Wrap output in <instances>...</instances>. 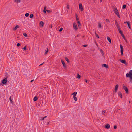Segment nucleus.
I'll return each mask as SVG.
<instances>
[{
  "label": "nucleus",
  "instance_id": "37",
  "mask_svg": "<svg viewBox=\"0 0 132 132\" xmlns=\"http://www.w3.org/2000/svg\"><path fill=\"white\" fill-rule=\"evenodd\" d=\"M105 20L108 23H109L110 22V21H109V20L108 19H106Z\"/></svg>",
  "mask_w": 132,
  "mask_h": 132
},
{
  "label": "nucleus",
  "instance_id": "47",
  "mask_svg": "<svg viewBox=\"0 0 132 132\" xmlns=\"http://www.w3.org/2000/svg\"><path fill=\"white\" fill-rule=\"evenodd\" d=\"M121 35L123 37H124V35L123 34V33H122L121 34Z\"/></svg>",
  "mask_w": 132,
  "mask_h": 132
},
{
  "label": "nucleus",
  "instance_id": "56",
  "mask_svg": "<svg viewBox=\"0 0 132 132\" xmlns=\"http://www.w3.org/2000/svg\"><path fill=\"white\" fill-rule=\"evenodd\" d=\"M46 117H47V116H45L44 117V118H46Z\"/></svg>",
  "mask_w": 132,
  "mask_h": 132
},
{
  "label": "nucleus",
  "instance_id": "53",
  "mask_svg": "<svg viewBox=\"0 0 132 132\" xmlns=\"http://www.w3.org/2000/svg\"><path fill=\"white\" fill-rule=\"evenodd\" d=\"M78 26L79 27V26H81V23H80V24H78Z\"/></svg>",
  "mask_w": 132,
  "mask_h": 132
},
{
  "label": "nucleus",
  "instance_id": "51",
  "mask_svg": "<svg viewBox=\"0 0 132 132\" xmlns=\"http://www.w3.org/2000/svg\"><path fill=\"white\" fill-rule=\"evenodd\" d=\"M83 46L84 47H86L87 46V45H83Z\"/></svg>",
  "mask_w": 132,
  "mask_h": 132
},
{
  "label": "nucleus",
  "instance_id": "3",
  "mask_svg": "<svg viewBox=\"0 0 132 132\" xmlns=\"http://www.w3.org/2000/svg\"><path fill=\"white\" fill-rule=\"evenodd\" d=\"M123 89L126 92V93H128L129 92V90L126 87V86L124 85L123 84Z\"/></svg>",
  "mask_w": 132,
  "mask_h": 132
},
{
  "label": "nucleus",
  "instance_id": "25",
  "mask_svg": "<svg viewBox=\"0 0 132 132\" xmlns=\"http://www.w3.org/2000/svg\"><path fill=\"white\" fill-rule=\"evenodd\" d=\"M73 98H74V100L75 101H77V98L76 97V96H73Z\"/></svg>",
  "mask_w": 132,
  "mask_h": 132
},
{
  "label": "nucleus",
  "instance_id": "61",
  "mask_svg": "<svg viewBox=\"0 0 132 132\" xmlns=\"http://www.w3.org/2000/svg\"><path fill=\"white\" fill-rule=\"evenodd\" d=\"M102 0H100V1L101 2H102Z\"/></svg>",
  "mask_w": 132,
  "mask_h": 132
},
{
  "label": "nucleus",
  "instance_id": "64",
  "mask_svg": "<svg viewBox=\"0 0 132 132\" xmlns=\"http://www.w3.org/2000/svg\"><path fill=\"white\" fill-rule=\"evenodd\" d=\"M8 77V76H7L6 77V78H7Z\"/></svg>",
  "mask_w": 132,
  "mask_h": 132
},
{
  "label": "nucleus",
  "instance_id": "8",
  "mask_svg": "<svg viewBox=\"0 0 132 132\" xmlns=\"http://www.w3.org/2000/svg\"><path fill=\"white\" fill-rule=\"evenodd\" d=\"M61 61L64 67L65 68H66V65L64 61L62 60H61Z\"/></svg>",
  "mask_w": 132,
  "mask_h": 132
},
{
  "label": "nucleus",
  "instance_id": "14",
  "mask_svg": "<svg viewBox=\"0 0 132 132\" xmlns=\"http://www.w3.org/2000/svg\"><path fill=\"white\" fill-rule=\"evenodd\" d=\"M118 95H119L120 97L121 98H122V94L120 92H118Z\"/></svg>",
  "mask_w": 132,
  "mask_h": 132
},
{
  "label": "nucleus",
  "instance_id": "6",
  "mask_svg": "<svg viewBox=\"0 0 132 132\" xmlns=\"http://www.w3.org/2000/svg\"><path fill=\"white\" fill-rule=\"evenodd\" d=\"M118 86H119L118 84H117L116 85L115 87V89L114 90V93H116L117 92V91L118 89Z\"/></svg>",
  "mask_w": 132,
  "mask_h": 132
},
{
  "label": "nucleus",
  "instance_id": "35",
  "mask_svg": "<svg viewBox=\"0 0 132 132\" xmlns=\"http://www.w3.org/2000/svg\"><path fill=\"white\" fill-rule=\"evenodd\" d=\"M23 35L25 37H27V34L26 33H23Z\"/></svg>",
  "mask_w": 132,
  "mask_h": 132
},
{
  "label": "nucleus",
  "instance_id": "12",
  "mask_svg": "<svg viewBox=\"0 0 132 132\" xmlns=\"http://www.w3.org/2000/svg\"><path fill=\"white\" fill-rule=\"evenodd\" d=\"M19 26L18 25H17L14 28L13 30L14 31H15L16 30L17 28H19Z\"/></svg>",
  "mask_w": 132,
  "mask_h": 132
},
{
  "label": "nucleus",
  "instance_id": "24",
  "mask_svg": "<svg viewBox=\"0 0 132 132\" xmlns=\"http://www.w3.org/2000/svg\"><path fill=\"white\" fill-rule=\"evenodd\" d=\"M77 94V92H74L73 93H72V95H73V96H76Z\"/></svg>",
  "mask_w": 132,
  "mask_h": 132
},
{
  "label": "nucleus",
  "instance_id": "48",
  "mask_svg": "<svg viewBox=\"0 0 132 132\" xmlns=\"http://www.w3.org/2000/svg\"><path fill=\"white\" fill-rule=\"evenodd\" d=\"M76 20L77 22L79 21V18H77V19H76Z\"/></svg>",
  "mask_w": 132,
  "mask_h": 132
},
{
  "label": "nucleus",
  "instance_id": "32",
  "mask_svg": "<svg viewBox=\"0 0 132 132\" xmlns=\"http://www.w3.org/2000/svg\"><path fill=\"white\" fill-rule=\"evenodd\" d=\"M29 14L28 13H26L25 14V16L26 17H28V16H29Z\"/></svg>",
  "mask_w": 132,
  "mask_h": 132
},
{
  "label": "nucleus",
  "instance_id": "59",
  "mask_svg": "<svg viewBox=\"0 0 132 132\" xmlns=\"http://www.w3.org/2000/svg\"><path fill=\"white\" fill-rule=\"evenodd\" d=\"M52 28V26L51 25V26H50Z\"/></svg>",
  "mask_w": 132,
  "mask_h": 132
},
{
  "label": "nucleus",
  "instance_id": "39",
  "mask_svg": "<svg viewBox=\"0 0 132 132\" xmlns=\"http://www.w3.org/2000/svg\"><path fill=\"white\" fill-rule=\"evenodd\" d=\"M26 48H27L26 46H25L23 48V50H26Z\"/></svg>",
  "mask_w": 132,
  "mask_h": 132
},
{
  "label": "nucleus",
  "instance_id": "1",
  "mask_svg": "<svg viewBox=\"0 0 132 132\" xmlns=\"http://www.w3.org/2000/svg\"><path fill=\"white\" fill-rule=\"evenodd\" d=\"M126 76V77L130 78V81L132 83V70H131L129 73H127Z\"/></svg>",
  "mask_w": 132,
  "mask_h": 132
},
{
  "label": "nucleus",
  "instance_id": "26",
  "mask_svg": "<svg viewBox=\"0 0 132 132\" xmlns=\"http://www.w3.org/2000/svg\"><path fill=\"white\" fill-rule=\"evenodd\" d=\"M65 59L66 61L67 62L69 63V60L67 57H65Z\"/></svg>",
  "mask_w": 132,
  "mask_h": 132
},
{
  "label": "nucleus",
  "instance_id": "27",
  "mask_svg": "<svg viewBox=\"0 0 132 132\" xmlns=\"http://www.w3.org/2000/svg\"><path fill=\"white\" fill-rule=\"evenodd\" d=\"M49 49L48 48H47L46 51H45V54H46L48 52Z\"/></svg>",
  "mask_w": 132,
  "mask_h": 132
},
{
  "label": "nucleus",
  "instance_id": "21",
  "mask_svg": "<svg viewBox=\"0 0 132 132\" xmlns=\"http://www.w3.org/2000/svg\"><path fill=\"white\" fill-rule=\"evenodd\" d=\"M77 77L78 79H80L81 77V76L79 74H77Z\"/></svg>",
  "mask_w": 132,
  "mask_h": 132
},
{
  "label": "nucleus",
  "instance_id": "10",
  "mask_svg": "<svg viewBox=\"0 0 132 132\" xmlns=\"http://www.w3.org/2000/svg\"><path fill=\"white\" fill-rule=\"evenodd\" d=\"M115 24H116V26L117 28H118V29H119V28H120L119 26V24H118V23L117 22V21H116V20L115 21Z\"/></svg>",
  "mask_w": 132,
  "mask_h": 132
},
{
  "label": "nucleus",
  "instance_id": "62",
  "mask_svg": "<svg viewBox=\"0 0 132 132\" xmlns=\"http://www.w3.org/2000/svg\"><path fill=\"white\" fill-rule=\"evenodd\" d=\"M129 103H130V101H129Z\"/></svg>",
  "mask_w": 132,
  "mask_h": 132
},
{
  "label": "nucleus",
  "instance_id": "20",
  "mask_svg": "<svg viewBox=\"0 0 132 132\" xmlns=\"http://www.w3.org/2000/svg\"><path fill=\"white\" fill-rule=\"evenodd\" d=\"M107 39L110 43H111V39L109 37H108L107 38Z\"/></svg>",
  "mask_w": 132,
  "mask_h": 132
},
{
  "label": "nucleus",
  "instance_id": "45",
  "mask_svg": "<svg viewBox=\"0 0 132 132\" xmlns=\"http://www.w3.org/2000/svg\"><path fill=\"white\" fill-rule=\"evenodd\" d=\"M46 10H43V12L44 13V14H45L46 13Z\"/></svg>",
  "mask_w": 132,
  "mask_h": 132
},
{
  "label": "nucleus",
  "instance_id": "19",
  "mask_svg": "<svg viewBox=\"0 0 132 132\" xmlns=\"http://www.w3.org/2000/svg\"><path fill=\"white\" fill-rule=\"evenodd\" d=\"M38 99V97L37 96H35L33 99V100L34 101H36Z\"/></svg>",
  "mask_w": 132,
  "mask_h": 132
},
{
  "label": "nucleus",
  "instance_id": "5",
  "mask_svg": "<svg viewBox=\"0 0 132 132\" xmlns=\"http://www.w3.org/2000/svg\"><path fill=\"white\" fill-rule=\"evenodd\" d=\"M79 9L81 10V11H82L83 10V8L82 6V4L81 3H80L79 4Z\"/></svg>",
  "mask_w": 132,
  "mask_h": 132
},
{
  "label": "nucleus",
  "instance_id": "22",
  "mask_svg": "<svg viewBox=\"0 0 132 132\" xmlns=\"http://www.w3.org/2000/svg\"><path fill=\"white\" fill-rule=\"evenodd\" d=\"M15 2H16L17 3H20V0H14Z\"/></svg>",
  "mask_w": 132,
  "mask_h": 132
},
{
  "label": "nucleus",
  "instance_id": "31",
  "mask_svg": "<svg viewBox=\"0 0 132 132\" xmlns=\"http://www.w3.org/2000/svg\"><path fill=\"white\" fill-rule=\"evenodd\" d=\"M46 10L47 12L48 13H50L51 12V11H50V10Z\"/></svg>",
  "mask_w": 132,
  "mask_h": 132
},
{
  "label": "nucleus",
  "instance_id": "57",
  "mask_svg": "<svg viewBox=\"0 0 132 132\" xmlns=\"http://www.w3.org/2000/svg\"><path fill=\"white\" fill-rule=\"evenodd\" d=\"M33 81H34V80H31V82H32Z\"/></svg>",
  "mask_w": 132,
  "mask_h": 132
},
{
  "label": "nucleus",
  "instance_id": "29",
  "mask_svg": "<svg viewBox=\"0 0 132 132\" xmlns=\"http://www.w3.org/2000/svg\"><path fill=\"white\" fill-rule=\"evenodd\" d=\"M9 100H10V102H11V103H13V101L12 100L11 97H10V98H9Z\"/></svg>",
  "mask_w": 132,
  "mask_h": 132
},
{
  "label": "nucleus",
  "instance_id": "33",
  "mask_svg": "<svg viewBox=\"0 0 132 132\" xmlns=\"http://www.w3.org/2000/svg\"><path fill=\"white\" fill-rule=\"evenodd\" d=\"M33 15L32 14H31L30 15V18H33Z\"/></svg>",
  "mask_w": 132,
  "mask_h": 132
},
{
  "label": "nucleus",
  "instance_id": "17",
  "mask_svg": "<svg viewBox=\"0 0 132 132\" xmlns=\"http://www.w3.org/2000/svg\"><path fill=\"white\" fill-rule=\"evenodd\" d=\"M120 49H121V51H123V47L121 45H120Z\"/></svg>",
  "mask_w": 132,
  "mask_h": 132
},
{
  "label": "nucleus",
  "instance_id": "13",
  "mask_svg": "<svg viewBox=\"0 0 132 132\" xmlns=\"http://www.w3.org/2000/svg\"><path fill=\"white\" fill-rule=\"evenodd\" d=\"M100 51L101 52V54L104 57V54L103 52V50L102 49H100Z\"/></svg>",
  "mask_w": 132,
  "mask_h": 132
},
{
  "label": "nucleus",
  "instance_id": "52",
  "mask_svg": "<svg viewBox=\"0 0 132 132\" xmlns=\"http://www.w3.org/2000/svg\"><path fill=\"white\" fill-rule=\"evenodd\" d=\"M127 22V21H126V22H125L124 23H128V22Z\"/></svg>",
  "mask_w": 132,
  "mask_h": 132
},
{
  "label": "nucleus",
  "instance_id": "44",
  "mask_svg": "<svg viewBox=\"0 0 132 132\" xmlns=\"http://www.w3.org/2000/svg\"><path fill=\"white\" fill-rule=\"evenodd\" d=\"M46 6H45L44 7V10H46Z\"/></svg>",
  "mask_w": 132,
  "mask_h": 132
},
{
  "label": "nucleus",
  "instance_id": "2",
  "mask_svg": "<svg viewBox=\"0 0 132 132\" xmlns=\"http://www.w3.org/2000/svg\"><path fill=\"white\" fill-rule=\"evenodd\" d=\"M113 10L115 14H116L119 18L120 17V15L117 8L114 7L113 8Z\"/></svg>",
  "mask_w": 132,
  "mask_h": 132
},
{
  "label": "nucleus",
  "instance_id": "43",
  "mask_svg": "<svg viewBox=\"0 0 132 132\" xmlns=\"http://www.w3.org/2000/svg\"><path fill=\"white\" fill-rule=\"evenodd\" d=\"M76 19H77V18H79L78 16L76 14Z\"/></svg>",
  "mask_w": 132,
  "mask_h": 132
},
{
  "label": "nucleus",
  "instance_id": "49",
  "mask_svg": "<svg viewBox=\"0 0 132 132\" xmlns=\"http://www.w3.org/2000/svg\"><path fill=\"white\" fill-rule=\"evenodd\" d=\"M67 8L68 9H69V5L68 4L67 5Z\"/></svg>",
  "mask_w": 132,
  "mask_h": 132
},
{
  "label": "nucleus",
  "instance_id": "4",
  "mask_svg": "<svg viewBox=\"0 0 132 132\" xmlns=\"http://www.w3.org/2000/svg\"><path fill=\"white\" fill-rule=\"evenodd\" d=\"M73 27L75 30L76 31L78 29L77 26L76 24L75 23L73 24Z\"/></svg>",
  "mask_w": 132,
  "mask_h": 132
},
{
  "label": "nucleus",
  "instance_id": "41",
  "mask_svg": "<svg viewBox=\"0 0 132 132\" xmlns=\"http://www.w3.org/2000/svg\"><path fill=\"white\" fill-rule=\"evenodd\" d=\"M121 55L122 56L123 54V51H121Z\"/></svg>",
  "mask_w": 132,
  "mask_h": 132
},
{
  "label": "nucleus",
  "instance_id": "55",
  "mask_svg": "<svg viewBox=\"0 0 132 132\" xmlns=\"http://www.w3.org/2000/svg\"><path fill=\"white\" fill-rule=\"evenodd\" d=\"M44 63V62H43V63H42V64H41L40 65H39V66H41V65H42Z\"/></svg>",
  "mask_w": 132,
  "mask_h": 132
},
{
  "label": "nucleus",
  "instance_id": "63",
  "mask_svg": "<svg viewBox=\"0 0 132 132\" xmlns=\"http://www.w3.org/2000/svg\"><path fill=\"white\" fill-rule=\"evenodd\" d=\"M17 38H19V37H17Z\"/></svg>",
  "mask_w": 132,
  "mask_h": 132
},
{
  "label": "nucleus",
  "instance_id": "40",
  "mask_svg": "<svg viewBox=\"0 0 132 132\" xmlns=\"http://www.w3.org/2000/svg\"><path fill=\"white\" fill-rule=\"evenodd\" d=\"M44 117H42L40 118V120H43L44 119Z\"/></svg>",
  "mask_w": 132,
  "mask_h": 132
},
{
  "label": "nucleus",
  "instance_id": "60",
  "mask_svg": "<svg viewBox=\"0 0 132 132\" xmlns=\"http://www.w3.org/2000/svg\"><path fill=\"white\" fill-rule=\"evenodd\" d=\"M49 124V122H48L47 123V125H48Z\"/></svg>",
  "mask_w": 132,
  "mask_h": 132
},
{
  "label": "nucleus",
  "instance_id": "15",
  "mask_svg": "<svg viewBox=\"0 0 132 132\" xmlns=\"http://www.w3.org/2000/svg\"><path fill=\"white\" fill-rule=\"evenodd\" d=\"M127 24V25H128V28L130 29H131V27H130V23L129 22H128V23Z\"/></svg>",
  "mask_w": 132,
  "mask_h": 132
},
{
  "label": "nucleus",
  "instance_id": "23",
  "mask_svg": "<svg viewBox=\"0 0 132 132\" xmlns=\"http://www.w3.org/2000/svg\"><path fill=\"white\" fill-rule=\"evenodd\" d=\"M103 66L105 67L106 68H108V65L105 64H103Z\"/></svg>",
  "mask_w": 132,
  "mask_h": 132
},
{
  "label": "nucleus",
  "instance_id": "9",
  "mask_svg": "<svg viewBox=\"0 0 132 132\" xmlns=\"http://www.w3.org/2000/svg\"><path fill=\"white\" fill-rule=\"evenodd\" d=\"M120 61L122 63L124 64L125 65H127V62L125 60H122Z\"/></svg>",
  "mask_w": 132,
  "mask_h": 132
},
{
  "label": "nucleus",
  "instance_id": "50",
  "mask_svg": "<svg viewBox=\"0 0 132 132\" xmlns=\"http://www.w3.org/2000/svg\"><path fill=\"white\" fill-rule=\"evenodd\" d=\"M84 80H85V81L86 82H87L88 80L87 79H85Z\"/></svg>",
  "mask_w": 132,
  "mask_h": 132
},
{
  "label": "nucleus",
  "instance_id": "54",
  "mask_svg": "<svg viewBox=\"0 0 132 132\" xmlns=\"http://www.w3.org/2000/svg\"><path fill=\"white\" fill-rule=\"evenodd\" d=\"M77 22L78 23V24H80V21H78V22Z\"/></svg>",
  "mask_w": 132,
  "mask_h": 132
},
{
  "label": "nucleus",
  "instance_id": "36",
  "mask_svg": "<svg viewBox=\"0 0 132 132\" xmlns=\"http://www.w3.org/2000/svg\"><path fill=\"white\" fill-rule=\"evenodd\" d=\"M21 45V44L19 43H18L17 44V47L20 46Z\"/></svg>",
  "mask_w": 132,
  "mask_h": 132
},
{
  "label": "nucleus",
  "instance_id": "30",
  "mask_svg": "<svg viewBox=\"0 0 132 132\" xmlns=\"http://www.w3.org/2000/svg\"><path fill=\"white\" fill-rule=\"evenodd\" d=\"M126 7V5H123V7H122V8L123 9H125Z\"/></svg>",
  "mask_w": 132,
  "mask_h": 132
},
{
  "label": "nucleus",
  "instance_id": "46",
  "mask_svg": "<svg viewBox=\"0 0 132 132\" xmlns=\"http://www.w3.org/2000/svg\"><path fill=\"white\" fill-rule=\"evenodd\" d=\"M105 110H103L102 111V114H104V113H105Z\"/></svg>",
  "mask_w": 132,
  "mask_h": 132
},
{
  "label": "nucleus",
  "instance_id": "7",
  "mask_svg": "<svg viewBox=\"0 0 132 132\" xmlns=\"http://www.w3.org/2000/svg\"><path fill=\"white\" fill-rule=\"evenodd\" d=\"M7 81V78H5L2 80V82L3 84H5L6 83Z\"/></svg>",
  "mask_w": 132,
  "mask_h": 132
},
{
  "label": "nucleus",
  "instance_id": "11",
  "mask_svg": "<svg viewBox=\"0 0 132 132\" xmlns=\"http://www.w3.org/2000/svg\"><path fill=\"white\" fill-rule=\"evenodd\" d=\"M110 127V125L108 124H106L105 126V128L107 129H109Z\"/></svg>",
  "mask_w": 132,
  "mask_h": 132
},
{
  "label": "nucleus",
  "instance_id": "28",
  "mask_svg": "<svg viewBox=\"0 0 132 132\" xmlns=\"http://www.w3.org/2000/svg\"><path fill=\"white\" fill-rule=\"evenodd\" d=\"M99 28H101L102 27L100 23H98Z\"/></svg>",
  "mask_w": 132,
  "mask_h": 132
},
{
  "label": "nucleus",
  "instance_id": "16",
  "mask_svg": "<svg viewBox=\"0 0 132 132\" xmlns=\"http://www.w3.org/2000/svg\"><path fill=\"white\" fill-rule=\"evenodd\" d=\"M40 25L42 27H43V25H44V22H43V21H41L40 22Z\"/></svg>",
  "mask_w": 132,
  "mask_h": 132
},
{
  "label": "nucleus",
  "instance_id": "58",
  "mask_svg": "<svg viewBox=\"0 0 132 132\" xmlns=\"http://www.w3.org/2000/svg\"><path fill=\"white\" fill-rule=\"evenodd\" d=\"M123 38L124 39H125V37L124 36V37H123Z\"/></svg>",
  "mask_w": 132,
  "mask_h": 132
},
{
  "label": "nucleus",
  "instance_id": "42",
  "mask_svg": "<svg viewBox=\"0 0 132 132\" xmlns=\"http://www.w3.org/2000/svg\"><path fill=\"white\" fill-rule=\"evenodd\" d=\"M114 129H116L117 128V126L116 125H114Z\"/></svg>",
  "mask_w": 132,
  "mask_h": 132
},
{
  "label": "nucleus",
  "instance_id": "38",
  "mask_svg": "<svg viewBox=\"0 0 132 132\" xmlns=\"http://www.w3.org/2000/svg\"><path fill=\"white\" fill-rule=\"evenodd\" d=\"M63 29V28H61L59 30V31L60 32Z\"/></svg>",
  "mask_w": 132,
  "mask_h": 132
},
{
  "label": "nucleus",
  "instance_id": "34",
  "mask_svg": "<svg viewBox=\"0 0 132 132\" xmlns=\"http://www.w3.org/2000/svg\"><path fill=\"white\" fill-rule=\"evenodd\" d=\"M95 35H96V37L97 38H99V37L98 35L96 33H95Z\"/></svg>",
  "mask_w": 132,
  "mask_h": 132
},
{
  "label": "nucleus",
  "instance_id": "18",
  "mask_svg": "<svg viewBox=\"0 0 132 132\" xmlns=\"http://www.w3.org/2000/svg\"><path fill=\"white\" fill-rule=\"evenodd\" d=\"M118 30L120 34H121L122 33H123L122 31L121 30V29L120 28L118 29Z\"/></svg>",
  "mask_w": 132,
  "mask_h": 132
}]
</instances>
